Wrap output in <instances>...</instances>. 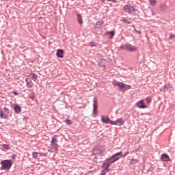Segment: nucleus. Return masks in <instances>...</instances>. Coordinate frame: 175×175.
Here are the masks:
<instances>
[{"mask_svg": "<svg viewBox=\"0 0 175 175\" xmlns=\"http://www.w3.org/2000/svg\"><path fill=\"white\" fill-rule=\"evenodd\" d=\"M72 1H73L74 0H71Z\"/></svg>", "mask_w": 175, "mask_h": 175, "instance_id": "35", "label": "nucleus"}, {"mask_svg": "<svg viewBox=\"0 0 175 175\" xmlns=\"http://www.w3.org/2000/svg\"><path fill=\"white\" fill-rule=\"evenodd\" d=\"M123 23H127V24H131V21H128L126 18H123L122 19Z\"/></svg>", "mask_w": 175, "mask_h": 175, "instance_id": "27", "label": "nucleus"}, {"mask_svg": "<svg viewBox=\"0 0 175 175\" xmlns=\"http://www.w3.org/2000/svg\"><path fill=\"white\" fill-rule=\"evenodd\" d=\"M0 148L3 151H6V150H10V146H9V145L8 144H2V145H0Z\"/></svg>", "mask_w": 175, "mask_h": 175, "instance_id": "15", "label": "nucleus"}, {"mask_svg": "<svg viewBox=\"0 0 175 175\" xmlns=\"http://www.w3.org/2000/svg\"><path fill=\"white\" fill-rule=\"evenodd\" d=\"M129 154V152L125 153L124 154H122V152H119L111 156L110 158L113 160V163L116 162V161H118L120 158H125L126 155Z\"/></svg>", "mask_w": 175, "mask_h": 175, "instance_id": "5", "label": "nucleus"}, {"mask_svg": "<svg viewBox=\"0 0 175 175\" xmlns=\"http://www.w3.org/2000/svg\"><path fill=\"white\" fill-rule=\"evenodd\" d=\"M106 35H107V36H109L110 39H113V37L114 36V31H107L106 33Z\"/></svg>", "mask_w": 175, "mask_h": 175, "instance_id": "19", "label": "nucleus"}, {"mask_svg": "<svg viewBox=\"0 0 175 175\" xmlns=\"http://www.w3.org/2000/svg\"><path fill=\"white\" fill-rule=\"evenodd\" d=\"M14 109L16 114H20V113H21V107L18 105H14Z\"/></svg>", "mask_w": 175, "mask_h": 175, "instance_id": "12", "label": "nucleus"}, {"mask_svg": "<svg viewBox=\"0 0 175 175\" xmlns=\"http://www.w3.org/2000/svg\"><path fill=\"white\" fill-rule=\"evenodd\" d=\"M56 55L58 58H64V51L62 49H57Z\"/></svg>", "mask_w": 175, "mask_h": 175, "instance_id": "13", "label": "nucleus"}, {"mask_svg": "<svg viewBox=\"0 0 175 175\" xmlns=\"http://www.w3.org/2000/svg\"><path fill=\"white\" fill-rule=\"evenodd\" d=\"M101 121L103 124H111L113 120H111L109 117H101Z\"/></svg>", "mask_w": 175, "mask_h": 175, "instance_id": "11", "label": "nucleus"}, {"mask_svg": "<svg viewBox=\"0 0 175 175\" xmlns=\"http://www.w3.org/2000/svg\"><path fill=\"white\" fill-rule=\"evenodd\" d=\"M29 77L30 79L33 80V81H36V80H38V75L35 74H30Z\"/></svg>", "mask_w": 175, "mask_h": 175, "instance_id": "18", "label": "nucleus"}, {"mask_svg": "<svg viewBox=\"0 0 175 175\" xmlns=\"http://www.w3.org/2000/svg\"><path fill=\"white\" fill-rule=\"evenodd\" d=\"M146 103L150 104L151 103V98L148 97L146 98Z\"/></svg>", "mask_w": 175, "mask_h": 175, "instance_id": "25", "label": "nucleus"}, {"mask_svg": "<svg viewBox=\"0 0 175 175\" xmlns=\"http://www.w3.org/2000/svg\"><path fill=\"white\" fill-rule=\"evenodd\" d=\"M125 124V121L122 118H120L118 119L116 121L111 122V125H118V126H121L122 125H124Z\"/></svg>", "mask_w": 175, "mask_h": 175, "instance_id": "7", "label": "nucleus"}, {"mask_svg": "<svg viewBox=\"0 0 175 175\" xmlns=\"http://www.w3.org/2000/svg\"><path fill=\"white\" fill-rule=\"evenodd\" d=\"M39 154V152H33L32 153V157L33 158H38V154Z\"/></svg>", "mask_w": 175, "mask_h": 175, "instance_id": "23", "label": "nucleus"}, {"mask_svg": "<svg viewBox=\"0 0 175 175\" xmlns=\"http://www.w3.org/2000/svg\"><path fill=\"white\" fill-rule=\"evenodd\" d=\"M58 139H57V135H54L52 137V141L51 142V147L54 148V150H57L58 148Z\"/></svg>", "mask_w": 175, "mask_h": 175, "instance_id": "6", "label": "nucleus"}, {"mask_svg": "<svg viewBox=\"0 0 175 175\" xmlns=\"http://www.w3.org/2000/svg\"><path fill=\"white\" fill-rule=\"evenodd\" d=\"M173 36H175V35H173V33H171L170 36V39H173Z\"/></svg>", "mask_w": 175, "mask_h": 175, "instance_id": "32", "label": "nucleus"}, {"mask_svg": "<svg viewBox=\"0 0 175 175\" xmlns=\"http://www.w3.org/2000/svg\"><path fill=\"white\" fill-rule=\"evenodd\" d=\"M131 162H132V163H134V165H135V163H137V162H139V161L137 159H133L131 160Z\"/></svg>", "mask_w": 175, "mask_h": 175, "instance_id": "26", "label": "nucleus"}, {"mask_svg": "<svg viewBox=\"0 0 175 175\" xmlns=\"http://www.w3.org/2000/svg\"><path fill=\"white\" fill-rule=\"evenodd\" d=\"M136 106L139 109H147V106H146V105H144V101L143 100L138 101L136 103Z\"/></svg>", "mask_w": 175, "mask_h": 175, "instance_id": "10", "label": "nucleus"}, {"mask_svg": "<svg viewBox=\"0 0 175 175\" xmlns=\"http://www.w3.org/2000/svg\"><path fill=\"white\" fill-rule=\"evenodd\" d=\"M90 47H96V44L95 43H90Z\"/></svg>", "mask_w": 175, "mask_h": 175, "instance_id": "29", "label": "nucleus"}, {"mask_svg": "<svg viewBox=\"0 0 175 175\" xmlns=\"http://www.w3.org/2000/svg\"><path fill=\"white\" fill-rule=\"evenodd\" d=\"M103 1L105 0H101V2H103ZM108 2H113L114 3H116V2H117V0H107Z\"/></svg>", "mask_w": 175, "mask_h": 175, "instance_id": "28", "label": "nucleus"}, {"mask_svg": "<svg viewBox=\"0 0 175 175\" xmlns=\"http://www.w3.org/2000/svg\"><path fill=\"white\" fill-rule=\"evenodd\" d=\"M120 50H124L125 51H129L130 53H134V51H137V47L133 46L131 44H122L119 47Z\"/></svg>", "mask_w": 175, "mask_h": 175, "instance_id": "2", "label": "nucleus"}, {"mask_svg": "<svg viewBox=\"0 0 175 175\" xmlns=\"http://www.w3.org/2000/svg\"><path fill=\"white\" fill-rule=\"evenodd\" d=\"M77 21L79 24L81 25L83 24V16H81V14H77Z\"/></svg>", "mask_w": 175, "mask_h": 175, "instance_id": "17", "label": "nucleus"}, {"mask_svg": "<svg viewBox=\"0 0 175 175\" xmlns=\"http://www.w3.org/2000/svg\"><path fill=\"white\" fill-rule=\"evenodd\" d=\"M12 94H14V95H18V93H17V92H16V91H14L13 92H12Z\"/></svg>", "mask_w": 175, "mask_h": 175, "instance_id": "33", "label": "nucleus"}, {"mask_svg": "<svg viewBox=\"0 0 175 175\" xmlns=\"http://www.w3.org/2000/svg\"><path fill=\"white\" fill-rule=\"evenodd\" d=\"M93 102V114H96V111H98V98H94Z\"/></svg>", "mask_w": 175, "mask_h": 175, "instance_id": "9", "label": "nucleus"}, {"mask_svg": "<svg viewBox=\"0 0 175 175\" xmlns=\"http://www.w3.org/2000/svg\"><path fill=\"white\" fill-rule=\"evenodd\" d=\"M123 10H124V12H126V13L132 14L133 13V12H135V10L133 6L131 5H126L123 7Z\"/></svg>", "mask_w": 175, "mask_h": 175, "instance_id": "8", "label": "nucleus"}, {"mask_svg": "<svg viewBox=\"0 0 175 175\" xmlns=\"http://www.w3.org/2000/svg\"><path fill=\"white\" fill-rule=\"evenodd\" d=\"M16 157H17V155L12 154V159H16Z\"/></svg>", "mask_w": 175, "mask_h": 175, "instance_id": "31", "label": "nucleus"}, {"mask_svg": "<svg viewBox=\"0 0 175 175\" xmlns=\"http://www.w3.org/2000/svg\"><path fill=\"white\" fill-rule=\"evenodd\" d=\"M66 124H67V125H72V121L70 120L66 119Z\"/></svg>", "mask_w": 175, "mask_h": 175, "instance_id": "24", "label": "nucleus"}, {"mask_svg": "<svg viewBox=\"0 0 175 175\" xmlns=\"http://www.w3.org/2000/svg\"><path fill=\"white\" fill-rule=\"evenodd\" d=\"M1 164L2 165L1 170H9L12 167V165H13L10 160H4L1 162Z\"/></svg>", "mask_w": 175, "mask_h": 175, "instance_id": "4", "label": "nucleus"}, {"mask_svg": "<svg viewBox=\"0 0 175 175\" xmlns=\"http://www.w3.org/2000/svg\"><path fill=\"white\" fill-rule=\"evenodd\" d=\"M114 163V161L109 157L103 163L102 167L105 172H110V166Z\"/></svg>", "mask_w": 175, "mask_h": 175, "instance_id": "3", "label": "nucleus"}, {"mask_svg": "<svg viewBox=\"0 0 175 175\" xmlns=\"http://www.w3.org/2000/svg\"><path fill=\"white\" fill-rule=\"evenodd\" d=\"M0 117L1 118H6V117H5V114H3V111L2 109H0Z\"/></svg>", "mask_w": 175, "mask_h": 175, "instance_id": "22", "label": "nucleus"}, {"mask_svg": "<svg viewBox=\"0 0 175 175\" xmlns=\"http://www.w3.org/2000/svg\"><path fill=\"white\" fill-rule=\"evenodd\" d=\"M149 1L152 6H155V5H157V0H149Z\"/></svg>", "mask_w": 175, "mask_h": 175, "instance_id": "21", "label": "nucleus"}, {"mask_svg": "<svg viewBox=\"0 0 175 175\" xmlns=\"http://www.w3.org/2000/svg\"><path fill=\"white\" fill-rule=\"evenodd\" d=\"M113 85L118 87L119 91H121V92H125V91H128V90H131V85L118 81H114Z\"/></svg>", "mask_w": 175, "mask_h": 175, "instance_id": "1", "label": "nucleus"}, {"mask_svg": "<svg viewBox=\"0 0 175 175\" xmlns=\"http://www.w3.org/2000/svg\"><path fill=\"white\" fill-rule=\"evenodd\" d=\"M107 171H105V170H103L102 171H101V174H100V175H105L106 174V172H107Z\"/></svg>", "mask_w": 175, "mask_h": 175, "instance_id": "30", "label": "nucleus"}, {"mask_svg": "<svg viewBox=\"0 0 175 175\" xmlns=\"http://www.w3.org/2000/svg\"><path fill=\"white\" fill-rule=\"evenodd\" d=\"M27 85L29 88H32L33 85H32V81L30 79V78H26L25 79Z\"/></svg>", "mask_w": 175, "mask_h": 175, "instance_id": "16", "label": "nucleus"}, {"mask_svg": "<svg viewBox=\"0 0 175 175\" xmlns=\"http://www.w3.org/2000/svg\"><path fill=\"white\" fill-rule=\"evenodd\" d=\"M4 111H9V110L8 109V108L5 107L4 108Z\"/></svg>", "mask_w": 175, "mask_h": 175, "instance_id": "34", "label": "nucleus"}, {"mask_svg": "<svg viewBox=\"0 0 175 175\" xmlns=\"http://www.w3.org/2000/svg\"><path fill=\"white\" fill-rule=\"evenodd\" d=\"M103 24V21H98L96 22V26L98 28H99V27H100V26H101Z\"/></svg>", "mask_w": 175, "mask_h": 175, "instance_id": "20", "label": "nucleus"}, {"mask_svg": "<svg viewBox=\"0 0 175 175\" xmlns=\"http://www.w3.org/2000/svg\"><path fill=\"white\" fill-rule=\"evenodd\" d=\"M169 159H170V158L167 154H163L161 155V160L163 161V162H167Z\"/></svg>", "mask_w": 175, "mask_h": 175, "instance_id": "14", "label": "nucleus"}]
</instances>
